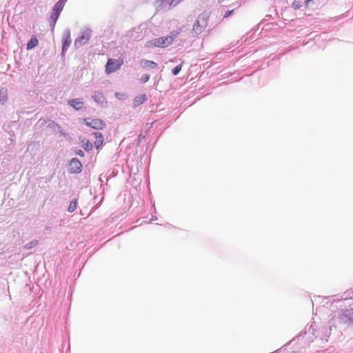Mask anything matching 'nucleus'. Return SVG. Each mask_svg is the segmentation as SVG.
<instances>
[{"mask_svg": "<svg viewBox=\"0 0 353 353\" xmlns=\"http://www.w3.org/2000/svg\"><path fill=\"white\" fill-rule=\"evenodd\" d=\"M64 7V4L62 3V2H60L59 1L58 2L56 3V4L54 5V8H53V11L54 12H57L59 13H61V12L62 11L63 8Z\"/></svg>", "mask_w": 353, "mask_h": 353, "instance_id": "nucleus-16", "label": "nucleus"}, {"mask_svg": "<svg viewBox=\"0 0 353 353\" xmlns=\"http://www.w3.org/2000/svg\"><path fill=\"white\" fill-rule=\"evenodd\" d=\"M85 123L94 129H103L105 124V123L99 119H85Z\"/></svg>", "mask_w": 353, "mask_h": 353, "instance_id": "nucleus-5", "label": "nucleus"}, {"mask_svg": "<svg viewBox=\"0 0 353 353\" xmlns=\"http://www.w3.org/2000/svg\"><path fill=\"white\" fill-rule=\"evenodd\" d=\"M207 26L206 20L203 17H199L193 26L192 31L196 34H201Z\"/></svg>", "mask_w": 353, "mask_h": 353, "instance_id": "nucleus-4", "label": "nucleus"}, {"mask_svg": "<svg viewBox=\"0 0 353 353\" xmlns=\"http://www.w3.org/2000/svg\"><path fill=\"white\" fill-rule=\"evenodd\" d=\"M69 104L76 110H80L83 107V101L79 99H75L70 101Z\"/></svg>", "mask_w": 353, "mask_h": 353, "instance_id": "nucleus-11", "label": "nucleus"}, {"mask_svg": "<svg viewBox=\"0 0 353 353\" xmlns=\"http://www.w3.org/2000/svg\"><path fill=\"white\" fill-rule=\"evenodd\" d=\"M140 64L143 68H156L157 63L150 60H141Z\"/></svg>", "mask_w": 353, "mask_h": 353, "instance_id": "nucleus-10", "label": "nucleus"}, {"mask_svg": "<svg viewBox=\"0 0 353 353\" xmlns=\"http://www.w3.org/2000/svg\"><path fill=\"white\" fill-rule=\"evenodd\" d=\"M38 244L37 240H33L31 242L27 243L23 246V248L25 250H30L32 249L33 247L36 246Z\"/></svg>", "mask_w": 353, "mask_h": 353, "instance_id": "nucleus-17", "label": "nucleus"}, {"mask_svg": "<svg viewBox=\"0 0 353 353\" xmlns=\"http://www.w3.org/2000/svg\"><path fill=\"white\" fill-rule=\"evenodd\" d=\"M92 97L98 103H103L105 101V97L101 91H94Z\"/></svg>", "mask_w": 353, "mask_h": 353, "instance_id": "nucleus-8", "label": "nucleus"}, {"mask_svg": "<svg viewBox=\"0 0 353 353\" xmlns=\"http://www.w3.org/2000/svg\"><path fill=\"white\" fill-rule=\"evenodd\" d=\"M91 31L90 30H85L81 33V36L78 37L75 41L74 45L76 47H80L82 45L86 43L90 39Z\"/></svg>", "mask_w": 353, "mask_h": 353, "instance_id": "nucleus-3", "label": "nucleus"}, {"mask_svg": "<svg viewBox=\"0 0 353 353\" xmlns=\"http://www.w3.org/2000/svg\"><path fill=\"white\" fill-rule=\"evenodd\" d=\"M77 203L76 200L72 201L70 203L68 210L70 212H74L77 209Z\"/></svg>", "mask_w": 353, "mask_h": 353, "instance_id": "nucleus-18", "label": "nucleus"}, {"mask_svg": "<svg viewBox=\"0 0 353 353\" xmlns=\"http://www.w3.org/2000/svg\"><path fill=\"white\" fill-rule=\"evenodd\" d=\"M124 63V57H120L119 59H108L105 65V72L108 74L115 72L119 70Z\"/></svg>", "mask_w": 353, "mask_h": 353, "instance_id": "nucleus-1", "label": "nucleus"}, {"mask_svg": "<svg viewBox=\"0 0 353 353\" xmlns=\"http://www.w3.org/2000/svg\"><path fill=\"white\" fill-rule=\"evenodd\" d=\"M81 142H82V146L85 150L90 151L92 150V148H93L92 143H90L89 140L84 139L82 140Z\"/></svg>", "mask_w": 353, "mask_h": 353, "instance_id": "nucleus-14", "label": "nucleus"}, {"mask_svg": "<svg viewBox=\"0 0 353 353\" xmlns=\"http://www.w3.org/2000/svg\"><path fill=\"white\" fill-rule=\"evenodd\" d=\"M150 79V75L149 74H145L142 77L141 80L143 83L147 82Z\"/></svg>", "mask_w": 353, "mask_h": 353, "instance_id": "nucleus-22", "label": "nucleus"}, {"mask_svg": "<svg viewBox=\"0 0 353 353\" xmlns=\"http://www.w3.org/2000/svg\"><path fill=\"white\" fill-rule=\"evenodd\" d=\"M234 12V10H228L226 11V12L224 14V18H227L230 15L232 14V13Z\"/></svg>", "mask_w": 353, "mask_h": 353, "instance_id": "nucleus-23", "label": "nucleus"}, {"mask_svg": "<svg viewBox=\"0 0 353 353\" xmlns=\"http://www.w3.org/2000/svg\"><path fill=\"white\" fill-rule=\"evenodd\" d=\"M72 40L70 37V33L69 31L66 32L62 38V55L64 56L65 52L68 50V48L71 44Z\"/></svg>", "mask_w": 353, "mask_h": 353, "instance_id": "nucleus-7", "label": "nucleus"}, {"mask_svg": "<svg viewBox=\"0 0 353 353\" xmlns=\"http://www.w3.org/2000/svg\"><path fill=\"white\" fill-rule=\"evenodd\" d=\"M174 41V39L171 36H167L165 37H161L158 39H154L148 41L146 43V47L152 48L153 46L158 48H166L171 45Z\"/></svg>", "mask_w": 353, "mask_h": 353, "instance_id": "nucleus-2", "label": "nucleus"}, {"mask_svg": "<svg viewBox=\"0 0 353 353\" xmlns=\"http://www.w3.org/2000/svg\"><path fill=\"white\" fill-rule=\"evenodd\" d=\"M146 100L145 94H141L134 99V107H137L142 104Z\"/></svg>", "mask_w": 353, "mask_h": 353, "instance_id": "nucleus-12", "label": "nucleus"}, {"mask_svg": "<svg viewBox=\"0 0 353 353\" xmlns=\"http://www.w3.org/2000/svg\"><path fill=\"white\" fill-rule=\"evenodd\" d=\"M77 154L81 156V157H83L84 156V153L83 151L81 150H79L78 152H77Z\"/></svg>", "mask_w": 353, "mask_h": 353, "instance_id": "nucleus-24", "label": "nucleus"}, {"mask_svg": "<svg viewBox=\"0 0 353 353\" xmlns=\"http://www.w3.org/2000/svg\"><path fill=\"white\" fill-rule=\"evenodd\" d=\"M292 6L294 10H297L301 8V4L300 1H294L292 3Z\"/></svg>", "mask_w": 353, "mask_h": 353, "instance_id": "nucleus-20", "label": "nucleus"}, {"mask_svg": "<svg viewBox=\"0 0 353 353\" xmlns=\"http://www.w3.org/2000/svg\"><path fill=\"white\" fill-rule=\"evenodd\" d=\"M39 43V41L36 37H32L27 43V49L30 50L36 47Z\"/></svg>", "mask_w": 353, "mask_h": 353, "instance_id": "nucleus-13", "label": "nucleus"}, {"mask_svg": "<svg viewBox=\"0 0 353 353\" xmlns=\"http://www.w3.org/2000/svg\"><path fill=\"white\" fill-rule=\"evenodd\" d=\"M59 14H60V13H59L57 12H54V11L52 12L51 18L54 20V22L58 19Z\"/></svg>", "mask_w": 353, "mask_h": 353, "instance_id": "nucleus-21", "label": "nucleus"}, {"mask_svg": "<svg viewBox=\"0 0 353 353\" xmlns=\"http://www.w3.org/2000/svg\"><path fill=\"white\" fill-rule=\"evenodd\" d=\"M82 170V164L81 161L74 158L70 161V166H69V171L71 173H79L81 172Z\"/></svg>", "mask_w": 353, "mask_h": 353, "instance_id": "nucleus-6", "label": "nucleus"}, {"mask_svg": "<svg viewBox=\"0 0 353 353\" xmlns=\"http://www.w3.org/2000/svg\"><path fill=\"white\" fill-rule=\"evenodd\" d=\"M68 0H59L60 2H62L63 4L65 5V3Z\"/></svg>", "mask_w": 353, "mask_h": 353, "instance_id": "nucleus-25", "label": "nucleus"}, {"mask_svg": "<svg viewBox=\"0 0 353 353\" xmlns=\"http://www.w3.org/2000/svg\"><path fill=\"white\" fill-rule=\"evenodd\" d=\"M94 136L95 140L94 141V145L97 149H99L103 143V137L101 132H94L93 134Z\"/></svg>", "mask_w": 353, "mask_h": 353, "instance_id": "nucleus-9", "label": "nucleus"}, {"mask_svg": "<svg viewBox=\"0 0 353 353\" xmlns=\"http://www.w3.org/2000/svg\"><path fill=\"white\" fill-rule=\"evenodd\" d=\"M8 99V94H7V90L6 89H1L0 90V103H3L7 101Z\"/></svg>", "mask_w": 353, "mask_h": 353, "instance_id": "nucleus-15", "label": "nucleus"}, {"mask_svg": "<svg viewBox=\"0 0 353 353\" xmlns=\"http://www.w3.org/2000/svg\"><path fill=\"white\" fill-rule=\"evenodd\" d=\"M181 68H182V63H181V64H179V65H176V66L175 68H174V69L172 70V74H173L174 75H177V74L180 72V71H181Z\"/></svg>", "mask_w": 353, "mask_h": 353, "instance_id": "nucleus-19", "label": "nucleus"}]
</instances>
